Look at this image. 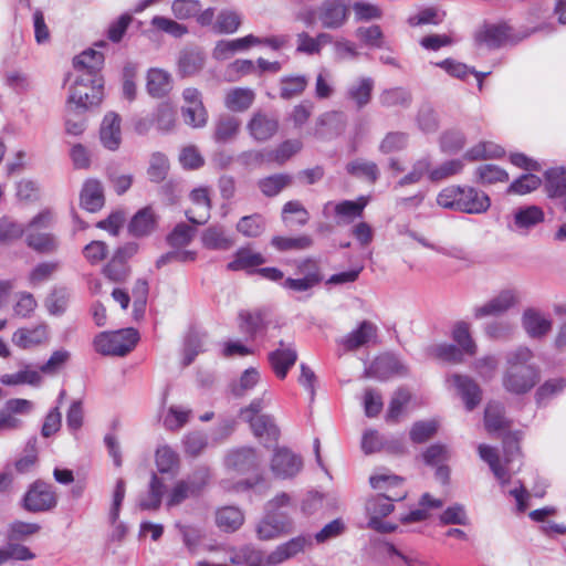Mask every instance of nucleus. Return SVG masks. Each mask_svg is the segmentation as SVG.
I'll return each instance as SVG.
<instances>
[{
  "label": "nucleus",
  "instance_id": "obj_1",
  "mask_svg": "<svg viewBox=\"0 0 566 566\" xmlns=\"http://www.w3.org/2000/svg\"><path fill=\"white\" fill-rule=\"evenodd\" d=\"M370 485L376 490H385L387 493L378 494L366 504V511L369 516V527L382 532H392L396 526L389 522H384L382 518L389 515L394 511V501H401L406 496L405 490L390 491L401 485L402 479L398 475L391 474H375L369 479Z\"/></svg>",
  "mask_w": 566,
  "mask_h": 566
},
{
  "label": "nucleus",
  "instance_id": "obj_2",
  "mask_svg": "<svg viewBox=\"0 0 566 566\" xmlns=\"http://www.w3.org/2000/svg\"><path fill=\"white\" fill-rule=\"evenodd\" d=\"M532 359V350L524 346L506 354V369L502 377V385L506 391L523 395L536 386L539 381V370L531 364Z\"/></svg>",
  "mask_w": 566,
  "mask_h": 566
},
{
  "label": "nucleus",
  "instance_id": "obj_3",
  "mask_svg": "<svg viewBox=\"0 0 566 566\" xmlns=\"http://www.w3.org/2000/svg\"><path fill=\"white\" fill-rule=\"evenodd\" d=\"M437 203L444 208L469 214H481L491 206L490 197L471 186H449L437 196Z\"/></svg>",
  "mask_w": 566,
  "mask_h": 566
},
{
  "label": "nucleus",
  "instance_id": "obj_4",
  "mask_svg": "<svg viewBox=\"0 0 566 566\" xmlns=\"http://www.w3.org/2000/svg\"><path fill=\"white\" fill-rule=\"evenodd\" d=\"M284 507H292V496L285 492L266 503L265 514L256 525L259 539L269 541L292 532L293 518L287 513H280Z\"/></svg>",
  "mask_w": 566,
  "mask_h": 566
},
{
  "label": "nucleus",
  "instance_id": "obj_5",
  "mask_svg": "<svg viewBox=\"0 0 566 566\" xmlns=\"http://www.w3.org/2000/svg\"><path fill=\"white\" fill-rule=\"evenodd\" d=\"M348 17L349 7L345 0H324L317 7L307 9L302 19L307 25L318 22L324 29L336 30L346 23Z\"/></svg>",
  "mask_w": 566,
  "mask_h": 566
},
{
  "label": "nucleus",
  "instance_id": "obj_6",
  "mask_svg": "<svg viewBox=\"0 0 566 566\" xmlns=\"http://www.w3.org/2000/svg\"><path fill=\"white\" fill-rule=\"evenodd\" d=\"M139 334L135 328H123L116 332H102L95 336L93 345L104 356H125L137 344Z\"/></svg>",
  "mask_w": 566,
  "mask_h": 566
},
{
  "label": "nucleus",
  "instance_id": "obj_7",
  "mask_svg": "<svg viewBox=\"0 0 566 566\" xmlns=\"http://www.w3.org/2000/svg\"><path fill=\"white\" fill-rule=\"evenodd\" d=\"M210 480V471L206 467L196 469L187 478L177 481L168 492L166 506L168 509L180 505L188 499L201 494Z\"/></svg>",
  "mask_w": 566,
  "mask_h": 566
},
{
  "label": "nucleus",
  "instance_id": "obj_8",
  "mask_svg": "<svg viewBox=\"0 0 566 566\" xmlns=\"http://www.w3.org/2000/svg\"><path fill=\"white\" fill-rule=\"evenodd\" d=\"M103 99V80L87 82L86 76L78 75L70 88L69 104L75 109H87L97 106Z\"/></svg>",
  "mask_w": 566,
  "mask_h": 566
},
{
  "label": "nucleus",
  "instance_id": "obj_9",
  "mask_svg": "<svg viewBox=\"0 0 566 566\" xmlns=\"http://www.w3.org/2000/svg\"><path fill=\"white\" fill-rule=\"evenodd\" d=\"M53 217L49 210H44L35 216L29 223L27 243L30 248L40 253H52L59 248L57 239L48 232H39L52 223Z\"/></svg>",
  "mask_w": 566,
  "mask_h": 566
},
{
  "label": "nucleus",
  "instance_id": "obj_10",
  "mask_svg": "<svg viewBox=\"0 0 566 566\" xmlns=\"http://www.w3.org/2000/svg\"><path fill=\"white\" fill-rule=\"evenodd\" d=\"M368 202L369 198L365 196L356 200L327 201L323 206L322 213L326 219L333 218L338 226L349 224L363 217Z\"/></svg>",
  "mask_w": 566,
  "mask_h": 566
},
{
  "label": "nucleus",
  "instance_id": "obj_11",
  "mask_svg": "<svg viewBox=\"0 0 566 566\" xmlns=\"http://www.w3.org/2000/svg\"><path fill=\"white\" fill-rule=\"evenodd\" d=\"M57 504L54 486L42 481H34L22 497V506L31 513L48 512Z\"/></svg>",
  "mask_w": 566,
  "mask_h": 566
},
{
  "label": "nucleus",
  "instance_id": "obj_12",
  "mask_svg": "<svg viewBox=\"0 0 566 566\" xmlns=\"http://www.w3.org/2000/svg\"><path fill=\"white\" fill-rule=\"evenodd\" d=\"M297 357L293 342L280 340L277 347L268 354V361L275 377L283 380L297 361Z\"/></svg>",
  "mask_w": 566,
  "mask_h": 566
},
{
  "label": "nucleus",
  "instance_id": "obj_13",
  "mask_svg": "<svg viewBox=\"0 0 566 566\" xmlns=\"http://www.w3.org/2000/svg\"><path fill=\"white\" fill-rule=\"evenodd\" d=\"M303 468L302 458L287 448H277L271 460V471L279 479H292Z\"/></svg>",
  "mask_w": 566,
  "mask_h": 566
},
{
  "label": "nucleus",
  "instance_id": "obj_14",
  "mask_svg": "<svg viewBox=\"0 0 566 566\" xmlns=\"http://www.w3.org/2000/svg\"><path fill=\"white\" fill-rule=\"evenodd\" d=\"M447 382L455 388L468 411H472L481 402L482 390L471 377L453 374L447 378Z\"/></svg>",
  "mask_w": 566,
  "mask_h": 566
},
{
  "label": "nucleus",
  "instance_id": "obj_15",
  "mask_svg": "<svg viewBox=\"0 0 566 566\" xmlns=\"http://www.w3.org/2000/svg\"><path fill=\"white\" fill-rule=\"evenodd\" d=\"M250 136L256 142L271 139L279 129V120L274 115L258 111L247 124Z\"/></svg>",
  "mask_w": 566,
  "mask_h": 566
},
{
  "label": "nucleus",
  "instance_id": "obj_16",
  "mask_svg": "<svg viewBox=\"0 0 566 566\" xmlns=\"http://www.w3.org/2000/svg\"><path fill=\"white\" fill-rule=\"evenodd\" d=\"M517 294L513 290H503L483 305L474 308V317L497 316L505 313L517 303Z\"/></svg>",
  "mask_w": 566,
  "mask_h": 566
},
{
  "label": "nucleus",
  "instance_id": "obj_17",
  "mask_svg": "<svg viewBox=\"0 0 566 566\" xmlns=\"http://www.w3.org/2000/svg\"><path fill=\"white\" fill-rule=\"evenodd\" d=\"M189 199L193 207L186 210L187 219L193 224L207 222L211 210L209 189L206 187L196 188L190 192Z\"/></svg>",
  "mask_w": 566,
  "mask_h": 566
},
{
  "label": "nucleus",
  "instance_id": "obj_18",
  "mask_svg": "<svg viewBox=\"0 0 566 566\" xmlns=\"http://www.w3.org/2000/svg\"><path fill=\"white\" fill-rule=\"evenodd\" d=\"M313 539L311 535H300L291 538L290 541L279 545L273 552L269 554V562L272 565H279L298 553H303L311 548Z\"/></svg>",
  "mask_w": 566,
  "mask_h": 566
},
{
  "label": "nucleus",
  "instance_id": "obj_19",
  "mask_svg": "<svg viewBox=\"0 0 566 566\" xmlns=\"http://www.w3.org/2000/svg\"><path fill=\"white\" fill-rule=\"evenodd\" d=\"M522 326L531 338H543L552 329V319L536 308H526L522 316Z\"/></svg>",
  "mask_w": 566,
  "mask_h": 566
},
{
  "label": "nucleus",
  "instance_id": "obj_20",
  "mask_svg": "<svg viewBox=\"0 0 566 566\" xmlns=\"http://www.w3.org/2000/svg\"><path fill=\"white\" fill-rule=\"evenodd\" d=\"M103 63L104 55L93 49L83 51L73 60L75 70L81 72L80 75L86 76L87 82H94L96 81V77H101L99 71Z\"/></svg>",
  "mask_w": 566,
  "mask_h": 566
},
{
  "label": "nucleus",
  "instance_id": "obj_21",
  "mask_svg": "<svg viewBox=\"0 0 566 566\" xmlns=\"http://www.w3.org/2000/svg\"><path fill=\"white\" fill-rule=\"evenodd\" d=\"M120 117L114 112L107 113L99 128L102 145L108 150H117L122 143Z\"/></svg>",
  "mask_w": 566,
  "mask_h": 566
},
{
  "label": "nucleus",
  "instance_id": "obj_22",
  "mask_svg": "<svg viewBox=\"0 0 566 566\" xmlns=\"http://www.w3.org/2000/svg\"><path fill=\"white\" fill-rule=\"evenodd\" d=\"M376 337L377 326L369 321H363L356 329L345 335L339 340V344L346 350H356L363 346L368 345L369 343L375 340Z\"/></svg>",
  "mask_w": 566,
  "mask_h": 566
},
{
  "label": "nucleus",
  "instance_id": "obj_23",
  "mask_svg": "<svg viewBox=\"0 0 566 566\" xmlns=\"http://www.w3.org/2000/svg\"><path fill=\"white\" fill-rule=\"evenodd\" d=\"M545 190L549 198L558 199L566 212V168L554 167L545 172Z\"/></svg>",
  "mask_w": 566,
  "mask_h": 566
},
{
  "label": "nucleus",
  "instance_id": "obj_24",
  "mask_svg": "<svg viewBox=\"0 0 566 566\" xmlns=\"http://www.w3.org/2000/svg\"><path fill=\"white\" fill-rule=\"evenodd\" d=\"M172 88V78L169 72L159 67H151L146 74V91L154 98H161Z\"/></svg>",
  "mask_w": 566,
  "mask_h": 566
},
{
  "label": "nucleus",
  "instance_id": "obj_25",
  "mask_svg": "<svg viewBox=\"0 0 566 566\" xmlns=\"http://www.w3.org/2000/svg\"><path fill=\"white\" fill-rule=\"evenodd\" d=\"M136 251L133 245H126L117 249L111 261L103 269L104 274L114 282L125 280L128 273L126 261Z\"/></svg>",
  "mask_w": 566,
  "mask_h": 566
},
{
  "label": "nucleus",
  "instance_id": "obj_26",
  "mask_svg": "<svg viewBox=\"0 0 566 566\" xmlns=\"http://www.w3.org/2000/svg\"><path fill=\"white\" fill-rule=\"evenodd\" d=\"M201 243L208 250L227 251L234 245V240L223 226L213 224L202 232Z\"/></svg>",
  "mask_w": 566,
  "mask_h": 566
},
{
  "label": "nucleus",
  "instance_id": "obj_27",
  "mask_svg": "<svg viewBox=\"0 0 566 566\" xmlns=\"http://www.w3.org/2000/svg\"><path fill=\"white\" fill-rule=\"evenodd\" d=\"M49 338L48 326L36 325L32 328H19L12 335V343L23 349L32 348L45 343Z\"/></svg>",
  "mask_w": 566,
  "mask_h": 566
},
{
  "label": "nucleus",
  "instance_id": "obj_28",
  "mask_svg": "<svg viewBox=\"0 0 566 566\" xmlns=\"http://www.w3.org/2000/svg\"><path fill=\"white\" fill-rule=\"evenodd\" d=\"M157 226V216L151 207H145L138 210L128 224V231L132 235L140 238L149 235Z\"/></svg>",
  "mask_w": 566,
  "mask_h": 566
},
{
  "label": "nucleus",
  "instance_id": "obj_29",
  "mask_svg": "<svg viewBox=\"0 0 566 566\" xmlns=\"http://www.w3.org/2000/svg\"><path fill=\"white\" fill-rule=\"evenodd\" d=\"M374 87L375 81L363 76L347 87L346 96L358 109H361L370 103Z\"/></svg>",
  "mask_w": 566,
  "mask_h": 566
},
{
  "label": "nucleus",
  "instance_id": "obj_30",
  "mask_svg": "<svg viewBox=\"0 0 566 566\" xmlns=\"http://www.w3.org/2000/svg\"><path fill=\"white\" fill-rule=\"evenodd\" d=\"M255 93L249 87H232L224 94V106L231 112L242 113L254 103Z\"/></svg>",
  "mask_w": 566,
  "mask_h": 566
},
{
  "label": "nucleus",
  "instance_id": "obj_31",
  "mask_svg": "<svg viewBox=\"0 0 566 566\" xmlns=\"http://www.w3.org/2000/svg\"><path fill=\"white\" fill-rule=\"evenodd\" d=\"M81 207L90 212H96L104 206V193L101 182L96 179H88L82 188Z\"/></svg>",
  "mask_w": 566,
  "mask_h": 566
},
{
  "label": "nucleus",
  "instance_id": "obj_32",
  "mask_svg": "<svg viewBox=\"0 0 566 566\" xmlns=\"http://www.w3.org/2000/svg\"><path fill=\"white\" fill-rule=\"evenodd\" d=\"M230 562L239 566H274L269 562V555L264 554L252 547L243 546L233 549L230 554Z\"/></svg>",
  "mask_w": 566,
  "mask_h": 566
},
{
  "label": "nucleus",
  "instance_id": "obj_33",
  "mask_svg": "<svg viewBox=\"0 0 566 566\" xmlns=\"http://www.w3.org/2000/svg\"><path fill=\"white\" fill-rule=\"evenodd\" d=\"M259 463L256 452L252 448H240L229 452L226 458V464L240 472H247L255 468Z\"/></svg>",
  "mask_w": 566,
  "mask_h": 566
},
{
  "label": "nucleus",
  "instance_id": "obj_34",
  "mask_svg": "<svg viewBox=\"0 0 566 566\" xmlns=\"http://www.w3.org/2000/svg\"><path fill=\"white\" fill-rule=\"evenodd\" d=\"M265 259L259 252H254L250 248L239 249L233 256V260L228 263L227 268L230 271H247L251 272L254 268L263 264Z\"/></svg>",
  "mask_w": 566,
  "mask_h": 566
},
{
  "label": "nucleus",
  "instance_id": "obj_35",
  "mask_svg": "<svg viewBox=\"0 0 566 566\" xmlns=\"http://www.w3.org/2000/svg\"><path fill=\"white\" fill-rule=\"evenodd\" d=\"M251 429L260 439H264L265 442H276L280 437V430L274 422V419L268 415L255 416L249 418Z\"/></svg>",
  "mask_w": 566,
  "mask_h": 566
},
{
  "label": "nucleus",
  "instance_id": "obj_36",
  "mask_svg": "<svg viewBox=\"0 0 566 566\" xmlns=\"http://www.w3.org/2000/svg\"><path fill=\"white\" fill-rule=\"evenodd\" d=\"M240 119L232 115L224 114L219 116L214 124V140L217 143H228L234 139L240 130Z\"/></svg>",
  "mask_w": 566,
  "mask_h": 566
},
{
  "label": "nucleus",
  "instance_id": "obj_37",
  "mask_svg": "<svg viewBox=\"0 0 566 566\" xmlns=\"http://www.w3.org/2000/svg\"><path fill=\"white\" fill-rule=\"evenodd\" d=\"M205 64V55L197 49H185L178 59V71L182 76L197 74Z\"/></svg>",
  "mask_w": 566,
  "mask_h": 566
},
{
  "label": "nucleus",
  "instance_id": "obj_38",
  "mask_svg": "<svg viewBox=\"0 0 566 566\" xmlns=\"http://www.w3.org/2000/svg\"><path fill=\"white\" fill-rule=\"evenodd\" d=\"M244 522V515L235 506H224L217 511L216 523L223 532H235Z\"/></svg>",
  "mask_w": 566,
  "mask_h": 566
},
{
  "label": "nucleus",
  "instance_id": "obj_39",
  "mask_svg": "<svg viewBox=\"0 0 566 566\" xmlns=\"http://www.w3.org/2000/svg\"><path fill=\"white\" fill-rule=\"evenodd\" d=\"M479 454L481 459L489 464L493 474L504 489L505 484L511 479V474L509 473V470L501 464L496 450L490 446L480 444Z\"/></svg>",
  "mask_w": 566,
  "mask_h": 566
},
{
  "label": "nucleus",
  "instance_id": "obj_40",
  "mask_svg": "<svg viewBox=\"0 0 566 566\" xmlns=\"http://www.w3.org/2000/svg\"><path fill=\"white\" fill-rule=\"evenodd\" d=\"M165 492V485L163 481L153 474L149 489L145 497L140 499L138 505L144 511H156L160 507L163 495Z\"/></svg>",
  "mask_w": 566,
  "mask_h": 566
},
{
  "label": "nucleus",
  "instance_id": "obj_41",
  "mask_svg": "<svg viewBox=\"0 0 566 566\" xmlns=\"http://www.w3.org/2000/svg\"><path fill=\"white\" fill-rule=\"evenodd\" d=\"M42 381L40 371L25 366L23 369L12 374H4L0 377V382L6 386L31 385L39 386Z\"/></svg>",
  "mask_w": 566,
  "mask_h": 566
},
{
  "label": "nucleus",
  "instance_id": "obj_42",
  "mask_svg": "<svg viewBox=\"0 0 566 566\" xmlns=\"http://www.w3.org/2000/svg\"><path fill=\"white\" fill-rule=\"evenodd\" d=\"M510 39L511 28L506 24L489 25L481 34V41L492 49L506 44Z\"/></svg>",
  "mask_w": 566,
  "mask_h": 566
},
{
  "label": "nucleus",
  "instance_id": "obj_43",
  "mask_svg": "<svg viewBox=\"0 0 566 566\" xmlns=\"http://www.w3.org/2000/svg\"><path fill=\"white\" fill-rule=\"evenodd\" d=\"M280 82V97L283 99L300 96L308 84V80L305 75L283 76Z\"/></svg>",
  "mask_w": 566,
  "mask_h": 566
},
{
  "label": "nucleus",
  "instance_id": "obj_44",
  "mask_svg": "<svg viewBox=\"0 0 566 566\" xmlns=\"http://www.w3.org/2000/svg\"><path fill=\"white\" fill-rule=\"evenodd\" d=\"M156 465L160 473H176L179 469V455L168 446L158 447L156 450Z\"/></svg>",
  "mask_w": 566,
  "mask_h": 566
},
{
  "label": "nucleus",
  "instance_id": "obj_45",
  "mask_svg": "<svg viewBox=\"0 0 566 566\" xmlns=\"http://www.w3.org/2000/svg\"><path fill=\"white\" fill-rule=\"evenodd\" d=\"M410 399L411 395L406 388H399L396 390L389 402L386 420L388 422H398Z\"/></svg>",
  "mask_w": 566,
  "mask_h": 566
},
{
  "label": "nucleus",
  "instance_id": "obj_46",
  "mask_svg": "<svg viewBox=\"0 0 566 566\" xmlns=\"http://www.w3.org/2000/svg\"><path fill=\"white\" fill-rule=\"evenodd\" d=\"M292 177L286 174H276L263 179H260L258 186L262 193L266 197H274L279 195L284 188L290 186Z\"/></svg>",
  "mask_w": 566,
  "mask_h": 566
},
{
  "label": "nucleus",
  "instance_id": "obj_47",
  "mask_svg": "<svg viewBox=\"0 0 566 566\" xmlns=\"http://www.w3.org/2000/svg\"><path fill=\"white\" fill-rule=\"evenodd\" d=\"M240 329L247 334L250 338H254L255 335L265 327V314L262 311L253 313L242 312L240 313Z\"/></svg>",
  "mask_w": 566,
  "mask_h": 566
},
{
  "label": "nucleus",
  "instance_id": "obj_48",
  "mask_svg": "<svg viewBox=\"0 0 566 566\" xmlns=\"http://www.w3.org/2000/svg\"><path fill=\"white\" fill-rule=\"evenodd\" d=\"M379 102L384 107H408L411 94L402 87L388 88L380 93Z\"/></svg>",
  "mask_w": 566,
  "mask_h": 566
},
{
  "label": "nucleus",
  "instance_id": "obj_49",
  "mask_svg": "<svg viewBox=\"0 0 566 566\" xmlns=\"http://www.w3.org/2000/svg\"><path fill=\"white\" fill-rule=\"evenodd\" d=\"M544 220V212L537 206H528L518 209L514 214L516 227L521 229H530Z\"/></svg>",
  "mask_w": 566,
  "mask_h": 566
},
{
  "label": "nucleus",
  "instance_id": "obj_50",
  "mask_svg": "<svg viewBox=\"0 0 566 566\" xmlns=\"http://www.w3.org/2000/svg\"><path fill=\"white\" fill-rule=\"evenodd\" d=\"M346 170L352 176L365 178L371 182H375L379 176L377 165L374 161H367L364 159H355L348 163Z\"/></svg>",
  "mask_w": 566,
  "mask_h": 566
},
{
  "label": "nucleus",
  "instance_id": "obj_51",
  "mask_svg": "<svg viewBox=\"0 0 566 566\" xmlns=\"http://www.w3.org/2000/svg\"><path fill=\"white\" fill-rule=\"evenodd\" d=\"M241 25V17L235 11L222 10L217 15L213 30L220 34L234 33Z\"/></svg>",
  "mask_w": 566,
  "mask_h": 566
},
{
  "label": "nucleus",
  "instance_id": "obj_52",
  "mask_svg": "<svg viewBox=\"0 0 566 566\" xmlns=\"http://www.w3.org/2000/svg\"><path fill=\"white\" fill-rule=\"evenodd\" d=\"M355 34L368 48L381 49L386 45L385 36L379 25L359 27Z\"/></svg>",
  "mask_w": 566,
  "mask_h": 566
},
{
  "label": "nucleus",
  "instance_id": "obj_53",
  "mask_svg": "<svg viewBox=\"0 0 566 566\" xmlns=\"http://www.w3.org/2000/svg\"><path fill=\"white\" fill-rule=\"evenodd\" d=\"M196 234V229L185 222L175 226L171 232L167 235V242L172 248H182L188 245Z\"/></svg>",
  "mask_w": 566,
  "mask_h": 566
},
{
  "label": "nucleus",
  "instance_id": "obj_54",
  "mask_svg": "<svg viewBox=\"0 0 566 566\" xmlns=\"http://www.w3.org/2000/svg\"><path fill=\"white\" fill-rule=\"evenodd\" d=\"M382 552L392 566H428L426 562L421 560L417 556L406 555L389 543L384 545Z\"/></svg>",
  "mask_w": 566,
  "mask_h": 566
},
{
  "label": "nucleus",
  "instance_id": "obj_55",
  "mask_svg": "<svg viewBox=\"0 0 566 566\" xmlns=\"http://www.w3.org/2000/svg\"><path fill=\"white\" fill-rule=\"evenodd\" d=\"M504 155V149L491 142H483L470 148L464 157L469 160H480L486 158H499Z\"/></svg>",
  "mask_w": 566,
  "mask_h": 566
},
{
  "label": "nucleus",
  "instance_id": "obj_56",
  "mask_svg": "<svg viewBox=\"0 0 566 566\" xmlns=\"http://www.w3.org/2000/svg\"><path fill=\"white\" fill-rule=\"evenodd\" d=\"M153 118L158 130L169 132L176 122L175 108L168 103H161L153 113Z\"/></svg>",
  "mask_w": 566,
  "mask_h": 566
},
{
  "label": "nucleus",
  "instance_id": "obj_57",
  "mask_svg": "<svg viewBox=\"0 0 566 566\" xmlns=\"http://www.w3.org/2000/svg\"><path fill=\"white\" fill-rule=\"evenodd\" d=\"M169 170V160L163 153H154L149 160L147 170L148 177L153 182H160L166 179Z\"/></svg>",
  "mask_w": 566,
  "mask_h": 566
},
{
  "label": "nucleus",
  "instance_id": "obj_58",
  "mask_svg": "<svg viewBox=\"0 0 566 566\" xmlns=\"http://www.w3.org/2000/svg\"><path fill=\"white\" fill-rule=\"evenodd\" d=\"M264 227V218L255 213L242 217L237 224V230L244 237L255 238L263 232Z\"/></svg>",
  "mask_w": 566,
  "mask_h": 566
},
{
  "label": "nucleus",
  "instance_id": "obj_59",
  "mask_svg": "<svg viewBox=\"0 0 566 566\" xmlns=\"http://www.w3.org/2000/svg\"><path fill=\"white\" fill-rule=\"evenodd\" d=\"M452 337L454 342L461 347L460 349L468 354V355H474L476 352V345L473 342L469 325L464 322H459L455 324Z\"/></svg>",
  "mask_w": 566,
  "mask_h": 566
},
{
  "label": "nucleus",
  "instance_id": "obj_60",
  "mask_svg": "<svg viewBox=\"0 0 566 566\" xmlns=\"http://www.w3.org/2000/svg\"><path fill=\"white\" fill-rule=\"evenodd\" d=\"M201 8L199 0H174L171 3V12L178 20L195 18Z\"/></svg>",
  "mask_w": 566,
  "mask_h": 566
},
{
  "label": "nucleus",
  "instance_id": "obj_61",
  "mask_svg": "<svg viewBox=\"0 0 566 566\" xmlns=\"http://www.w3.org/2000/svg\"><path fill=\"white\" fill-rule=\"evenodd\" d=\"M541 184L542 179L538 176L525 174L509 186L507 193L526 195L536 190Z\"/></svg>",
  "mask_w": 566,
  "mask_h": 566
},
{
  "label": "nucleus",
  "instance_id": "obj_62",
  "mask_svg": "<svg viewBox=\"0 0 566 566\" xmlns=\"http://www.w3.org/2000/svg\"><path fill=\"white\" fill-rule=\"evenodd\" d=\"M476 177L482 184L503 182L509 179V174L496 165H481L476 168Z\"/></svg>",
  "mask_w": 566,
  "mask_h": 566
},
{
  "label": "nucleus",
  "instance_id": "obj_63",
  "mask_svg": "<svg viewBox=\"0 0 566 566\" xmlns=\"http://www.w3.org/2000/svg\"><path fill=\"white\" fill-rule=\"evenodd\" d=\"M151 25L174 38H182L188 33V28L185 24L161 15H155L151 19Z\"/></svg>",
  "mask_w": 566,
  "mask_h": 566
},
{
  "label": "nucleus",
  "instance_id": "obj_64",
  "mask_svg": "<svg viewBox=\"0 0 566 566\" xmlns=\"http://www.w3.org/2000/svg\"><path fill=\"white\" fill-rule=\"evenodd\" d=\"M431 356L449 363H461L463 352L452 344H438L429 348Z\"/></svg>",
  "mask_w": 566,
  "mask_h": 566
}]
</instances>
